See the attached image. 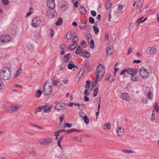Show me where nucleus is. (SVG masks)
Here are the masks:
<instances>
[{"label": "nucleus", "instance_id": "7c9ffc66", "mask_svg": "<svg viewBox=\"0 0 159 159\" xmlns=\"http://www.w3.org/2000/svg\"><path fill=\"white\" fill-rule=\"evenodd\" d=\"M122 151L125 153L128 154L130 153H133L134 152V151H132V150H127L123 149L122 150Z\"/></svg>", "mask_w": 159, "mask_h": 159}, {"label": "nucleus", "instance_id": "13d9d810", "mask_svg": "<svg viewBox=\"0 0 159 159\" xmlns=\"http://www.w3.org/2000/svg\"><path fill=\"white\" fill-rule=\"evenodd\" d=\"M61 7L63 10H65L67 8L66 5L64 4H62V5L61 6Z\"/></svg>", "mask_w": 159, "mask_h": 159}, {"label": "nucleus", "instance_id": "4468645a", "mask_svg": "<svg viewBox=\"0 0 159 159\" xmlns=\"http://www.w3.org/2000/svg\"><path fill=\"white\" fill-rule=\"evenodd\" d=\"M137 73V70L135 69H129L127 70V73L131 75H135Z\"/></svg>", "mask_w": 159, "mask_h": 159}, {"label": "nucleus", "instance_id": "f3484780", "mask_svg": "<svg viewBox=\"0 0 159 159\" xmlns=\"http://www.w3.org/2000/svg\"><path fill=\"white\" fill-rule=\"evenodd\" d=\"M138 76L136 74H135L131 76L130 79L132 81L135 82L138 80Z\"/></svg>", "mask_w": 159, "mask_h": 159}, {"label": "nucleus", "instance_id": "79ce46f5", "mask_svg": "<svg viewBox=\"0 0 159 159\" xmlns=\"http://www.w3.org/2000/svg\"><path fill=\"white\" fill-rule=\"evenodd\" d=\"M78 40V37L75 36L73 39V42L74 43H75V44H77V41Z\"/></svg>", "mask_w": 159, "mask_h": 159}, {"label": "nucleus", "instance_id": "20e7f679", "mask_svg": "<svg viewBox=\"0 0 159 159\" xmlns=\"http://www.w3.org/2000/svg\"><path fill=\"white\" fill-rule=\"evenodd\" d=\"M140 77L143 79H146L149 75L148 71L144 67H142L139 70Z\"/></svg>", "mask_w": 159, "mask_h": 159}, {"label": "nucleus", "instance_id": "1a4fd4ad", "mask_svg": "<svg viewBox=\"0 0 159 159\" xmlns=\"http://www.w3.org/2000/svg\"><path fill=\"white\" fill-rule=\"evenodd\" d=\"M47 5L50 9H53L55 6L54 0H47Z\"/></svg>", "mask_w": 159, "mask_h": 159}, {"label": "nucleus", "instance_id": "9b49d317", "mask_svg": "<svg viewBox=\"0 0 159 159\" xmlns=\"http://www.w3.org/2000/svg\"><path fill=\"white\" fill-rule=\"evenodd\" d=\"M66 104L64 103L59 102L55 105V109L58 110H61L64 109Z\"/></svg>", "mask_w": 159, "mask_h": 159}, {"label": "nucleus", "instance_id": "8fccbe9b", "mask_svg": "<svg viewBox=\"0 0 159 159\" xmlns=\"http://www.w3.org/2000/svg\"><path fill=\"white\" fill-rule=\"evenodd\" d=\"M87 39L89 43L93 40L92 36L90 34L87 35Z\"/></svg>", "mask_w": 159, "mask_h": 159}, {"label": "nucleus", "instance_id": "f257e3e1", "mask_svg": "<svg viewBox=\"0 0 159 159\" xmlns=\"http://www.w3.org/2000/svg\"><path fill=\"white\" fill-rule=\"evenodd\" d=\"M11 69L8 67H3L0 71V77L5 80L9 79L11 77Z\"/></svg>", "mask_w": 159, "mask_h": 159}, {"label": "nucleus", "instance_id": "6ab92c4d", "mask_svg": "<svg viewBox=\"0 0 159 159\" xmlns=\"http://www.w3.org/2000/svg\"><path fill=\"white\" fill-rule=\"evenodd\" d=\"M75 131L80 132H81V131L75 129H71L66 130V133L67 134H70Z\"/></svg>", "mask_w": 159, "mask_h": 159}, {"label": "nucleus", "instance_id": "72a5a7b5", "mask_svg": "<svg viewBox=\"0 0 159 159\" xmlns=\"http://www.w3.org/2000/svg\"><path fill=\"white\" fill-rule=\"evenodd\" d=\"M82 49L80 47V45H79L75 52V54H79L82 51Z\"/></svg>", "mask_w": 159, "mask_h": 159}, {"label": "nucleus", "instance_id": "c85d7f7f", "mask_svg": "<svg viewBox=\"0 0 159 159\" xmlns=\"http://www.w3.org/2000/svg\"><path fill=\"white\" fill-rule=\"evenodd\" d=\"M62 21V19L60 17L58 19L57 21H56L55 24L57 26H59L61 24Z\"/></svg>", "mask_w": 159, "mask_h": 159}, {"label": "nucleus", "instance_id": "680f3d73", "mask_svg": "<svg viewBox=\"0 0 159 159\" xmlns=\"http://www.w3.org/2000/svg\"><path fill=\"white\" fill-rule=\"evenodd\" d=\"M72 124L70 123L68 124L67 123H66L65 125V127L67 126L68 128H70L72 127Z\"/></svg>", "mask_w": 159, "mask_h": 159}, {"label": "nucleus", "instance_id": "864d4df0", "mask_svg": "<svg viewBox=\"0 0 159 159\" xmlns=\"http://www.w3.org/2000/svg\"><path fill=\"white\" fill-rule=\"evenodd\" d=\"M84 94L85 95L88 96L89 95V92L87 89H86L84 91Z\"/></svg>", "mask_w": 159, "mask_h": 159}, {"label": "nucleus", "instance_id": "f8f14e48", "mask_svg": "<svg viewBox=\"0 0 159 159\" xmlns=\"http://www.w3.org/2000/svg\"><path fill=\"white\" fill-rule=\"evenodd\" d=\"M107 54L108 56H110L113 53V47L110 46L107 48H106Z\"/></svg>", "mask_w": 159, "mask_h": 159}, {"label": "nucleus", "instance_id": "393cba45", "mask_svg": "<svg viewBox=\"0 0 159 159\" xmlns=\"http://www.w3.org/2000/svg\"><path fill=\"white\" fill-rule=\"evenodd\" d=\"M73 37L71 32H69L66 34V38L68 40L71 39Z\"/></svg>", "mask_w": 159, "mask_h": 159}, {"label": "nucleus", "instance_id": "c9c22d12", "mask_svg": "<svg viewBox=\"0 0 159 159\" xmlns=\"http://www.w3.org/2000/svg\"><path fill=\"white\" fill-rule=\"evenodd\" d=\"M93 30L96 34H98L99 31V29L95 26H93Z\"/></svg>", "mask_w": 159, "mask_h": 159}, {"label": "nucleus", "instance_id": "6e6d98bb", "mask_svg": "<svg viewBox=\"0 0 159 159\" xmlns=\"http://www.w3.org/2000/svg\"><path fill=\"white\" fill-rule=\"evenodd\" d=\"M82 29H84L85 30H87L88 29V26L87 25L86 23H84L83 24Z\"/></svg>", "mask_w": 159, "mask_h": 159}, {"label": "nucleus", "instance_id": "e433bc0d", "mask_svg": "<svg viewBox=\"0 0 159 159\" xmlns=\"http://www.w3.org/2000/svg\"><path fill=\"white\" fill-rule=\"evenodd\" d=\"M42 93V92L41 90H38L36 93V96L38 98L40 97L41 96Z\"/></svg>", "mask_w": 159, "mask_h": 159}, {"label": "nucleus", "instance_id": "dca6fc26", "mask_svg": "<svg viewBox=\"0 0 159 159\" xmlns=\"http://www.w3.org/2000/svg\"><path fill=\"white\" fill-rule=\"evenodd\" d=\"M79 13L80 14H84L86 13V11L83 6H81L79 8Z\"/></svg>", "mask_w": 159, "mask_h": 159}, {"label": "nucleus", "instance_id": "c03bdc74", "mask_svg": "<svg viewBox=\"0 0 159 159\" xmlns=\"http://www.w3.org/2000/svg\"><path fill=\"white\" fill-rule=\"evenodd\" d=\"M89 44H91V45L90 46V48H94V40H91L90 41L89 43Z\"/></svg>", "mask_w": 159, "mask_h": 159}, {"label": "nucleus", "instance_id": "a18cd8bd", "mask_svg": "<svg viewBox=\"0 0 159 159\" xmlns=\"http://www.w3.org/2000/svg\"><path fill=\"white\" fill-rule=\"evenodd\" d=\"M153 107L154 109L157 111V112L158 111L159 108L158 107L157 104V103H155L154 105H153Z\"/></svg>", "mask_w": 159, "mask_h": 159}, {"label": "nucleus", "instance_id": "423d86ee", "mask_svg": "<svg viewBox=\"0 0 159 159\" xmlns=\"http://www.w3.org/2000/svg\"><path fill=\"white\" fill-rule=\"evenodd\" d=\"M52 92V88L50 85H47L46 83L44 86L43 89V93L46 96L49 95Z\"/></svg>", "mask_w": 159, "mask_h": 159}, {"label": "nucleus", "instance_id": "a19ab883", "mask_svg": "<svg viewBox=\"0 0 159 159\" xmlns=\"http://www.w3.org/2000/svg\"><path fill=\"white\" fill-rule=\"evenodd\" d=\"M111 125L109 123H106L104 125V128L105 129H110Z\"/></svg>", "mask_w": 159, "mask_h": 159}, {"label": "nucleus", "instance_id": "49530a36", "mask_svg": "<svg viewBox=\"0 0 159 159\" xmlns=\"http://www.w3.org/2000/svg\"><path fill=\"white\" fill-rule=\"evenodd\" d=\"M94 19L92 17H89V21L90 23L92 24L94 23Z\"/></svg>", "mask_w": 159, "mask_h": 159}, {"label": "nucleus", "instance_id": "bf43d9fd", "mask_svg": "<svg viewBox=\"0 0 159 159\" xmlns=\"http://www.w3.org/2000/svg\"><path fill=\"white\" fill-rule=\"evenodd\" d=\"M105 39L107 40H109V37L108 34L107 32H106L105 33Z\"/></svg>", "mask_w": 159, "mask_h": 159}, {"label": "nucleus", "instance_id": "5701e85b", "mask_svg": "<svg viewBox=\"0 0 159 159\" xmlns=\"http://www.w3.org/2000/svg\"><path fill=\"white\" fill-rule=\"evenodd\" d=\"M111 7V2L109 0H108L107 1L106 8L107 10H109Z\"/></svg>", "mask_w": 159, "mask_h": 159}, {"label": "nucleus", "instance_id": "4be33fe9", "mask_svg": "<svg viewBox=\"0 0 159 159\" xmlns=\"http://www.w3.org/2000/svg\"><path fill=\"white\" fill-rule=\"evenodd\" d=\"M22 72V70L21 68L19 69L16 72V73L14 75V77L16 78L18 77Z\"/></svg>", "mask_w": 159, "mask_h": 159}, {"label": "nucleus", "instance_id": "ea45409f", "mask_svg": "<svg viewBox=\"0 0 159 159\" xmlns=\"http://www.w3.org/2000/svg\"><path fill=\"white\" fill-rule=\"evenodd\" d=\"M79 109L81 110H83L85 108V105L84 104H81L79 106Z\"/></svg>", "mask_w": 159, "mask_h": 159}, {"label": "nucleus", "instance_id": "2eb2a0df", "mask_svg": "<svg viewBox=\"0 0 159 159\" xmlns=\"http://www.w3.org/2000/svg\"><path fill=\"white\" fill-rule=\"evenodd\" d=\"M121 97L123 99L127 101H129L130 100L129 95L126 93H122L121 94Z\"/></svg>", "mask_w": 159, "mask_h": 159}, {"label": "nucleus", "instance_id": "338daca9", "mask_svg": "<svg viewBox=\"0 0 159 159\" xmlns=\"http://www.w3.org/2000/svg\"><path fill=\"white\" fill-rule=\"evenodd\" d=\"M79 2L78 1H75L74 4V7L75 8H77L78 7V4Z\"/></svg>", "mask_w": 159, "mask_h": 159}, {"label": "nucleus", "instance_id": "0e129e2a", "mask_svg": "<svg viewBox=\"0 0 159 159\" xmlns=\"http://www.w3.org/2000/svg\"><path fill=\"white\" fill-rule=\"evenodd\" d=\"M61 141L58 140L57 141V144H58V146L61 149H62V147L61 145Z\"/></svg>", "mask_w": 159, "mask_h": 159}, {"label": "nucleus", "instance_id": "bb28decb", "mask_svg": "<svg viewBox=\"0 0 159 159\" xmlns=\"http://www.w3.org/2000/svg\"><path fill=\"white\" fill-rule=\"evenodd\" d=\"M82 54L86 58H89L90 57V54L88 52L84 51L82 52Z\"/></svg>", "mask_w": 159, "mask_h": 159}, {"label": "nucleus", "instance_id": "7ed1b4c3", "mask_svg": "<svg viewBox=\"0 0 159 159\" xmlns=\"http://www.w3.org/2000/svg\"><path fill=\"white\" fill-rule=\"evenodd\" d=\"M104 67L101 64H99L96 70L95 75L98 80H101L104 74Z\"/></svg>", "mask_w": 159, "mask_h": 159}, {"label": "nucleus", "instance_id": "37998d69", "mask_svg": "<svg viewBox=\"0 0 159 159\" xmlns=\"http://www.w3.org/2000/svg\"><path fill=\"white\" fill-rule=\"evenodd\" d=\"M155 112L154 111H153L152 112V116L150 118L151 120H153L155 118Z\"/></svg>", "mask_w": 159, "mask_h": 159}, {"label": "nucleus", "instance_id": "0eeeda50", "mask_svg": "<svg viewBox=\"0 0 159 159\" xmlns=\"http://www.w3.org/2000/svg\"><path fill=\"white\" fill-rule=\"evenodd\" d=\"M41 23V19L39 17L34 18L32 20V25L34 27H37Z\"/></svg>", "mask_w": 159, "mask_h": 159}, {"label": "nucleus", "instance_id": "603ef678", "mask_svg": "<svg viewBox=\"0 0 159 159\" xmlns=\"http://www.w3.org/2000/svg\"><path fill=\"white\" fill-rule=\"evenodd\" d=\"M2 3L6 5H7L9 2L8 0H2Z\"/></svg>", "mask_w": 159, "mask_h": 159}, {"label": "nucleus", "instance_id": "a878e982", "mask_svg": "<svg viewBox=\"0 0 159 159\" xmlns=\"http://www.w3.org/2000/svg\"><path fill=\"white\" fill-rule=\"evenodd\" d=\"M12 109V111L13 112L14 111H16L19 108L20 106L19 105H14L13 106H11Z\"/></svg>", "mask_w": 159, "mask_h": 159}, {"label": "nucleus", "instance_id": "9d476101", "mask_svg": "<svg viewBox=\"0 0 159 159\" xmlns=\"http://www.w3.org/2000/svg\"><path fill=\"white\" fill-rule=\"evenodd\" d=\"M51 9L48 10L47 12V15L50 18L54 17L57 15L56 11L54 9Z\"/></svg>", "mask_w": 159, "mask_h": 159}, {"label": "nucleus", "instance_id": "09e8293b", "mask_svg": "<svg viewBox=\"0 0 159 159\" xmlns=\"http://www.w3.org/2000/svg\"><path fill=\"white\" fill-rule=\"evenodd\" d=\"M152 94L150 91H149L148 93L147 97L149 99H152Z\"/></svg>", "mask_w": 159, "mask_h": 159}, {"label": "nucleus", "instance_id": "052dcab7", "mask_svg": "<svg viewBox=\"0 0 159 159\" xmlns=\"http://www.w3.org/2000/svg\"><path fill=\"white\" fill-rule=\"evenodd\" d=\"M91 15L93 16H95L96 15V12L92 10L91 11Z\"/></svg>", "mask_w": 159, "mask_h": 159}, {"label": "nucleus", "instance_id": "39448f33", "mask_svg": "<svg viewBox=\"0 0 159 159\" xmlns=\"http://www.w3.org/2000/svg\"><path fill=\"white\" fill-rule=\"evenodd\" d=\"M53 142V140L51 138H43L39 141L40 144L43 146L49 145Z\"/></svg>", "mask_w": 159, "mask_h": 159}, {"label": "nucleus", "instance_id": "cd10ccee", "mask_svg": "<svg viewBox=\"0 0 159 159\" xmlns=\"http://www.w3.org/2000/svg\"><path fill=\"white\" fill-rule=\"evenodd\" d=\"M149 48L150 49L149 52L151 54H153L157 52V49L154 47H150Z\"/></svg>", "mask_w": 159, "mask_h": 159}, {"label": "nucleus", "instance_id": "412c9836", "mask_svg": "<svg viewBox=\"0 0 159 159\" xmlns=\"http://www.w3.org/2000/svg\"><path fill=\"white\" fill-rule=\"evenodd\" d=\"M143 5V1L142 0H139L137 2V7L138 8L141 9V8L142 7Z\"/></svg>", "mask_w": 159, "mask_h": 159}, {"label": "nucleus", "instance_id": "6e6552de", "mask_svg": "<svg viewBox=\"0 0 159 159\" xmlns=\"http://www.w3.org/2000/svg\"><path fill=\"white\" fill-rule=\"evenodd\" d=\"M11 39V37L8 35H3L0 37V40L2 42L10 41Z\"/></svg>", "mask_w": 159, "mask_h": 159}, {"label": "nucleus", "instance_id": "f704fd0d", "mask_svg": "<svg viewBox=\"0 0 159 159\" xmlns=\"http://www.w3.org/2000/svg\"><path fill=\"white\" fill-rule=\"evenodd\" d=\"M65 115L64 114H61L60 118V121L59 126H60L62 124L63 120L64 118Z\"/></svg>", "mask_w": 159, "mask_h": 159}, {"label": "nucleus", "instance_id": "473e14b6", "mask_svg": "<svg viewBox=\"0 0 159 159\" xmlns=\"http://www.w3.org/2000/svg\"><path fill=\"white\" fill-rule=\"evenodd\" d=\"M83 119L84 120V122L86 124H88L89 123V119L86 115H84Z\"/></svg>", "mask_w": 159, "mask_h": 159}, {"label": "nucleus", "instance_id": "b1692460", "mask_svg": "<svg viewBox=\"0 0 159 159\" xmlns=\"http://www.w3.org/2000/svg\"><path fill=\"white\" fill-rule=\"evenodd\" d=\"M77 45V44H75V43H73L71 46L70 45L68 46V48L71 51H73L75 49Z\"/></svg>", "mask_w": 159, "mask_h": 159}, {"label": "nucleus", "instance_id": "a211bd4d", "mask_svg": "<svg viewBox=\"0 0 159 159\" xmlns=\"http://www.w3.org/2000/svg\"><path fill=\"white\" fill-rule=\"evenodd\" d=\"M34 46L33 44L31 43H28L27 46V48L28 50L30 51H32L33 50Z\"/></svg>", "mask_w": 159, "mask_h": 159}, {"label": "nucleus", "instance_id": "774afa93", "mask_svg": "<svg viewBox=\"0 0 159 159\" xmlns=\"http://www.w3.org/2000/svg\"><path fill=\"white\" fill-rule=\"evenodd\" d=\"M66 156L65 154H63L61 157L60 159H66Z\"/></svg>", "mask_w": 159, "mask_h": 159}, {"label": "nucleus", "instance_id": "69168bd1", "mask_svg": "<svg viewBox=\"0 0 159 159\" xmlns=\"http://www.w3.org/2000/svg\"><path fill=\"white\" fill-rule=\"evenodd\" d=\"M68 69L71 70L73 68V64L69 63L68 64Z\"/></svg>", "mask_w": 159, "mask_h": 159}, {"label": "nucleus", "instance_id": "ddd939ff", "mask_svg": "<svg viewBox=\"0 0 159 159\" xmlns=\"http://www.w3.org/2000/svg\"><path fill=\"white\" fill-rule=\"evenodd\" d=\"M44 107L43 109H44V112H49L51 110V106L48 105L47 103H46L44 105L42 106V107Z\"/></svg>", "mask_w": 159, "mask_h": 159}, {"label": "nucleus", "instance_id": "58836bf2", "mask_svg": "<svg viewBox=\"0 0 159 159\" xmlns=\"http://www.w3.org/2000/svg\"><path fill=\"white\" fill-rule=\"evenodd\" d=\"M118 65V63H116L115 66H114V75L115 76L116 75V73L119 70V69L118 68H117L116 67Z\"/></svg>", "mask_w": 159, "mask_h": 159}, {"label": "nucleus", "instance_id": "3c124183", "mask_svg": "<svg viewBox=\"0 0 159 159\" xmlns=\"http://www.w3.org/2000/svg\"><path fill=\"white\" fill-rule=\"evenodd\" d=\"M90 84V80H87L86 82V84L85 86V87L86 89H89Z\"/></svg>", "mask_w": 159, "mask_h": 159}, {"label": "nucleus", "instance_id": "c756f323", "mask_svg": "<svg viewBox=\"0 0 159 159\" xmlns=\"http://www.w3.org/2000/svg\"><path fill=\"white\" fill-rule=\"evenodd\" d=\"M43 107H42V106H40L37 108L35 111L34 114H37L38 112L41 111L43 110Z\"/></svg>", "mask_w": 159, "mask_h": 159}, {"label": "nucleus", "instance_id": "de8ad7c7", "mask_svg": "<svg viewBox=\"0 0 159 159\" xmlns=\"http://www.w3.org/2000/svg\"><path fill=\"white\" fill-rule=\"evenodd\" d=\"M85 67L89 71H91L92 69L89 63H87Z\"/></svg>", "mask_w": 159, "mask_h": 159}, {"label": "nucleus", "instance_id": "f03ea898", "mask_svg": "<svg viewBox=\"0 0 159 159\" xmlns=\"http://www.w3.org/2000/svg\"><path fill=\"white\" fill-rule=\"evenodd\" d=\"M113 124L114 127H115L117 136L120 137H121L124 136L125 134V131L121 125L116 121L114 122Z\"/></svg>", "mask_w": 159, "mask_h": 159}, {"label": "nucleus", "instance_id": "4d7b16f0", "mask_svg": "<svg viewBox=\"0 0 159 159\" xmlns=\"http://www.w3.org/2000/svg\"><path fill=\"white\" fill-rule=\"evenodd\" d=\"M50 34L51 35V38H52L53 36V35L54 34V31L52 30V29H50Z\"/></svg>", "mask_w": 159, "mask_h": 159}, {"label": "nucleus", "instance_id": "e2e57ef3", "mask_svg": "<svg viewBox=\"0 0 159 159\" xmlns=\"http://www.w3.org/2000/svg\"><path fill=\"white\" fill-rule=\"evenodd\" d=\"M127 70H128V69H125L124 70H122L121 72L120 73V75H122L126 72L127 73Z\"/></svg>", "mask_w": 159, "mask_h": 159}, {"label": "nucleus", "instance_id": "4c0bfd02", "mask_svg": "<svg viewBox=\"0 0 159 159\" xmlns=\"http://www.w3.org/2000/svg\"><path fill=\"white\" fill-rule=\"evenodd\" d=\"M98 89L97 88H95L93 90V96L95 97L97 96L98 92Z\"/></svg>", "mask_w": 159, "mask_h": 159}, {"label": "nucleus", "instance_id": "2f4dec72", "mask_svg": "<svg viewBox=\"0 0 159 159\" xmlns=\"http://www.w3.org/2000/svg\"><path fill=\"white\" fill-rule=\"evenodd\" d=\"M70 55V53H67L64 56V57L65 58V59L64 60L65 62L66 63L68 61Z\"/></svg>", "mask_w": 159, "mask_h": 159}, {"label": "nucleus", "instance_id": "5fc2aeb1", "mask_svg": "<svg viewBox=\"0 0 159 159\" xmlns=\"http://www.w3.org/2000/svg\"><path fill=\"white\" fill-rule=\"evenodd\" d=\"M6 109H7V111L8 113H13L11 107L10 108H7Z\"/></svg>", "mask_w": 159, "mask_h": 159}, {"label": "nucleus", "instance_id": "aec40b11", "mask_svg": "<svg viewBox=\"0 0 159 159\" xmlns=\"http://www.w3.org/2000/svg\"><path fill=\"white\" fill-rule=\"evenodd\" d=\"M106 81H109L110 82L113 81L114 80L112 76L110 74H108L107 76L106 79Z\"/></svg>", "mask_w": 159, "mask_h": 159}]
</instances>
